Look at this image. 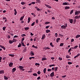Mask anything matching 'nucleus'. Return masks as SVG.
<instances>
[{
	"instance_id": "1",
	"label": "nucleus",
	"mask_w": 80,
	"mask_h": 80,
	"mask_svg": "<svg viewBox=\"0 0 80 80\" xmlns=\"http://www.w3.org/2000/svg\"><path fill=\"white\" fill-rule=\"evenodd\" d=\"M61 28H62V29H65V28H67L66 27H67V24L65 23L64 25H62L61 27Z\"/></svg>"
},
{
	"instance_id": "2",
	"label": "nucleus",
	"mask_w": 80,
	"mask_h": 80,
	"mask_svg": "<svg viewBox=\"0 0 80 80\" xmlns=\"http://www.w3.org/2000/svg\"><path fill=\"white\" fill-rule=\"evenodd\" d=\"M19 68L20 69V71L21 72H23L25 70V69L23 68V67L22 66H19Z\"/></svg>"
},
{
	"instance_id": "3",
	"label": "nucleus",
	"mask_w": 80,
	"mask_h": 80,
	"mask_svg": "<svg viewBox=\"0 0 80 80\" xmlns=\"http://www.w3.org/2000/svg\"><path fill=\"white\" fill-rule=\"evenodd\" d=\"M50 77H53V76H54V72H52L50 74Z\"/></svg>"
},
{
	"instance_id": "4",
	"label": "nucleus",
	"mask_w": 80,
	"mask_h": 80,
	"mask_svg": "<svg viewBox=\"0 0 80 80\" xmlns=\"http://www.w3.org/2000/svg\"><path fill=\"white\" fill-rule=\"evenodd\" d=\"M45 38V35L43 34L42 36V40H43Z\"/></svg>"
},
{
	"instance_id": "5",
	"label": "nucleus",
	"mask_w": 80,
	"mask_h": 80,
	"mask_svg": "<svg viewBox=\"0 0 80 80\" xmlns=\"http://www.w3.org/2000/svg\"><path fill=\"white\" fill-rule=\"evenodd\" d=\"M79 18H80V15L79 16H77L74 17V18L76 19H78Z\"/></svg>"
},
{
	"instance_id": "6",
	"label": "nucleus",
	"mask_w": 80,
	"mask_h": 80,
	"mask_svg": "<svg viewBox=\"0 0 80 80\" xmlns=\"http://www.w3.org/2000/svg\"><path fill=\"white\" fill-rule=\"evenodd\" d=\"M12 66L13 63L12 62H10L9 64V66L10 67H12Z\"/></svg>"
},
{
	"instance_id": "7",
	"label": "nucleus",
	"mask_w": 80,
	"mask_h": 80,
	"mask_svg": "<svg viewBox=\"0 0 80 80\" xmlns=\"http://www.w3.org/2000/svg\"><path fill=\"white\" fill-rule=\"evenodd\" d=\"M45 6L47 7H48V8H52V7L51 6H50L49 5H48L47 4H45Z\"/></svg>"
},
{
	"instance_id": "8",
	"label": "nucleus",
	"mask_w": 80,
	"mask_h": 80,
	"mask_svg": "<svg viewBox=\"0 0 80 80\" xmlns=\"http://www.w3.org/2000/svg\"><path fill=\"white\" fill-rule=\"evenodd\" d=\"M47 70V68H44L43 69V72H44V74H45L46 73V70Z\"/></svg>"
},
{
	"instance_id": "9",
	"label": "nucleus",
	"mask_w": 80,
	"mask_h": 80,
	"mask_svg": "<svg viewBox=\"0 0 80 80\" xmlns=\"http://www.w3.org/2000/svg\"><path fill=\"white\" fill-rule=\"evenodd\" d=\"M14 11L15 12L14 15H17V10H16V9H15L14 10Z\"/></svg>"
},
{
	"instance_id": "10",
	"label": "nucleus",
	"mask_w": 80,
	"mask_h": 80,
	"mask_svg": "<svg viewBox=\"0 0 80 80\" xmlns=\"http://www.w3.org/2000/svg\"><path fill=\"white\" fill-rule=\"evenodd\" d=\"M60 38H58L57 39H56V42L57 43L58 42V41H60Z\"/></svg>"
},
{
	"instance_id": "11",
	"label": "nucleus",
	"mask_w": 80,
	"mask_h": 80,
	"mask_svg": "<svg viewBox=\"0 0 80 80\" xmlns=\"http://www.w3.org/2000/svg\"><path fill=\"white\" fill-rule=\"evenodd\" d=\"M68 4V2H65L62 3L63 5H67Z\"/></svg>"
},
{
	"instance_id": "12",
	"label": "nucleus",
	"mask_w": 80,
	"mask_h": 80,
	"mask_svg": "<svg viewBox=\"0 0 80 80\" xmlns=\"http://www.w3.org/2000/svg\"><path fill=\"white\" fill-rule=\"evenodd\" d=\"M47 60V59L45 58H42V61H44V60Z\"/></svg>"
},
{
	"instance_id": "13",
	"label": "nucleus",
	"mask_w": 80,
	"mask_h": 80,
	"mask_svg": "<svg viewBox=\"0 0 80 80\" xmlns=\"http://www.w3.org/2000/svg\"><path fill=\"white\" fill-rule=\"evenodd\" d=\"M16 71V68H14L12 69V72H15V71Z\"/></svg>"
},
{
	"instance_id": "14",
	"label": "nucleus",
	"mask_w": 80,
	"mask_h": 80,
	"mask_svg": "<svg viewBox=\"0 0 80 80\" xmlns=\"http://www.w3.org/2000/svg\"><path fill=\"white\" fill-rule=\"evenodd\" d=\"M2 73H4V71L3 70L0 71V74H2Z\"/></svg>"
},
{
	"instance_id": "15",
	"label": "nucleus",
	"mask_w": 80,
	"mask_h": 80,
	"mask_svg": "<svg viewBox=\"0 0 80 80\" xmlns=\"http://www.w3.org/2000/svg\"><path fill=\"white\" fill-rule=\"evenodd\" d=\"M80 37V34H78L76 36V38H79Z\"/></svg>"
},
{
	"instance_id": "16",
	"label": "nucleus",
	"mask_w": 80,
	"mask_h": 80,
	"mask_svg": "<svg viewBox=\"0 0 80 80\" xmlns=\"http://www.w3.org/2000/svg\"><path fill=\"white\" fill-rule=\"evenodd\" d=\"M9 42L10 44H12V43H13L14 42L13 40H10Z\"/></svg>"
},
{
	"instance_id": "17",
	"label": "nucleus",
	"mask_w": 80,
	"mask_h": 80,
	"mask_svg": "<svg viewBox=\"0 0 80 80\" xmlns=\"http://www.w3.org/2000/svg\"><path fill=\"white\" fill-rule=\"evenodd\" d=\"M73 19H71L70 20V23H73Z\"/></svg>"
},
{
	"instance_id": "18",
	"label": "nucleus",
	"mask_w": 80,
	"mask_h": 80,
	"mask_svg": "<svg viewBox=\"0 0 80 80\" xmlns=\"http://www.w3.org/2000/svg\"><path fill=\"white\" fill-rule=\"evenodd\" d=\"M13 41L14 42H17V39H15L14 38H13Z\"/></svg>"
},
{
	"instance_id": "19",
	"label": "nucleus",
	"mask_w": 80,
	"mask_h": 80,
	"mask_svg": "<svg viewBox=\"0 0 80 80\" xmlns=\"http://www.w3.org/2000/svg\"><path fill=\"white\" fill-rule=\"evenodd\" d=\"M79 13H78V11H76L75 12V15H78Z\"/></svg>"
},
{
	"instance_id": "20",
	"label": "nucleus",
	"mask_w": 80,
	"mask_h": 80,
	"mask_svg": "<svg viewBox=\"0 0 80 80\" xmlns=\"http://www.w3.org/2000/svg\"><path fill=\"white\" fill-rule=\"evenodd\" d=\"M65 10H67V9H69L70 8V7L68 6H66L65 8Z\"/></svg>"
},
{
	"instance_id": "21",
	"label": "nucleus",
	"mask_w": 80,
	"mask_h": 80,
	"mask_svg": "<svg viewBox=\"0 0 80 80\" xmlns=\"http://www.w3.org/2000/svg\"><path fill=\"white\" fill-rule=\"evenodd\" d=\"M24 17H25V16H23L22 17L20 18V20H21V21L23 19V18H24Z\"/></svg>"
},
{
	"instance_id": "22",
	"label": "nucleus",
	"mask_w": 80,
	"mask_h": 80,
	"mask_svg": "<svg viewBox=\"0 0 80 80\" xmlns=\"http://www.w3.org/2000/svg\"><path fill=\"white\" fill-rule=\"evenodd\" d=\"M46 32L47 33H48L49 32H50V30H46Z\"/></svg>"
},
{
	"instance_id": "23",
	"label": "nucleus",
	"mask_w": 80,
	"mask_h": 80,
	"mask_svg": "<svg viewBox=\"0 0 80 80\" xmlns=\"http://www.w3.org/2000/svg\"><path fill=\"white\" fill-rule=\"evenodd\" d=\"M4 78L5 80H8V78L7 77V76H4Z\"/></svg>"
},
{
	"instance_id": "24",
	"label": "nucleus",
	"mask_w": 80,
	"mask_h": 80,
	"mask_svg": "<svg viewBox=\"0 0 80 80\" xmlns=\"http://www.w3.org/2000/svg\"><path fill=\"white\" fill-rule=\"evenodd\" d=\"M55 65L54 64L51 65L49 66V67H55Z\"/></svg>"
},
{
	"instance_id": "25",
	"label": "nucleus",
	"mask_w": 80,
	"mask_h": 80,
	"mask_svg": "<svg viewBox=\"0 0 80 80\" xmlns=\"http://www.w3.org/2000/svg\"><path fill=\"white\" fill-rule=\"evenodd\" d=\"M21 46H22V45H21V43H19V44L18 46V48L21 47Z\"/></svg>"
},
{
	"instance_id": "26",
	"label": "nucleus",
	"mask_w": 80,
	"mask_h": 80,
	"mask_svg": "<svg viewBox=\"0 0 80 80\" xmlns=\"http://www.w3.org/2000/svg\"><path fill=\"white\" fill-rule=\"evenodd\" d=\"M25 30H26V31L28 30V29H29V28L28 27H26L24 28Z\"/></svg>"
},
{
	"instance_id": "27",
	"label": "nucleus",
	"mask_w": 80,
	"mask_h": 80,
	"mask_svg": "<svg viewBox=\"0 0 80 80\" xmlns=\"http://www.w3.org/2000/svg\"><path fill=\"white\" fill-rule=\"evenodd\" d=\"M50 45L52 47H54V46L53 45H52V42H51L50 44Z\"/></svg>"
},
{
	"instance_id": "28",
	"label": "nucleus",
	"mask_w": 80,
	"mask_h": 80,
	"mask_svg": "<svg viewBox=\"0 0 80 80\" xmlns=\"http://www.w3.org/2000/svg\"><path fill=\"white\" fill-rule=\"evenodd\" d=\"M32 75H33L34 76H37V74L36 73H34L32 74Z\"/></svg>"
},
{
	"instance_id": "29",
	"label": "nucleus",
	"mask_w": 80,
	"mask_h": 80,
	"mask_svg": "<svg viewBox=\"0 0 80 80\" xmlns=\"http://www.w3.org/2000/svg\"><path fill=\"white\" fill-rule=\"evenodd\" d=\"M6 27H3L2 28V30H4V31H5V29H6Z\"/></svg>"
},
{
	"instance_id": "30",
	"label": "nucleus",
	"mask_w": 80,
	"mask_h": 80,
	"mask_svg": "<svg viewBox=\"0 0 80 80\" xmlns=\"http://www.w3.org/2000/svg\"><path fill=\"white\" fill-rule=\"evenodd\" d=\"M78 47V45H76L74 47V49H76V48H77Z\"/></svg>"
},
{
	"instance_id": "31",
	"label": "nucleus",
	"mask_w": 80,
	"mask_h": 80,
	"mask_svg": "<svg viewBox=\"0 0 80 80\" xmlns=\"http://www.w3.org/2000/svg\"><path fill=\"white\" fill-rule=\"evenodd\" d=\"M9 56H10L11 57H14V55L13 54H9Z\"/></svg>"
},
{
	"instance_id": "32",
	"label": "nucleus",
	"mask_w": 80,
	"mask_h": 80,
	"mask_svg": "<svg viewBox=\"0 0 80 80\" xmlns=\"http://www.w3.org/2000/svg\"><path fill=\"white\" fill-rule=\"evenodd\" d=\"M60 47H62V46H63V43H61L60 45Z\"/></svg>"
},
{
	"instance_id": "33",
	"label": "nucleus",
	"mask_w": 80,
	"mask_h": 80,
	"mask_svg": "<svg viewBox=\"0 0 80 80\" xmlns=\"http://www.w3.org/2000/svg\"><path fill=\"white\" fill-rule=\"evenodd\" d=\"M35 22H33L32 24H31V26H33L34 25H35Z\"/></svg>"
},
{
	"instance_id": "34",
	"label": "nucleus",
	"mask_w": 80,
	"mask_h": 80,
	"mask_svg": "<svg viewBox=\"0 0 80 80\" xmlns=\"http://www.w3.org/2000/svg\"><path fill=\"white\" fill-rule=\"evenodd\" d=\"M50 23V22H45V24H46V25H47V24H49Z\"/></svg>"
},
{
	"instance_id": "35",
	"label": "nucleus",
	"mask_w": 80,
	"mask_h": 80,
	"mask_svg": "<svg viewBox=\"0 0 80 80\" xmlns=\"http://www.w3.org/2000/svg\"><path fill=\"white\" fill-rule=\"evenodd\" d=\"M68 65H72V62H68Z\"/></svg>"
},
{
	"instance_id": "36",
	"label": "nucleus",
	"mask_w": 80,
	"mask_h": 80,
	"mask_svg": "<svg viewBox=\"0 0 80 80\" xmlns=\"http://www.w3.org/2000/svg\"><path fill=\"white\" fill-rule=\"evenodd\" d=\"M58 69V68L57 67H56L55 68V71L56 72H57V71Z\"/></svg>"
},
{
	"instance_id": "37",
	"label": "nucleus",
	"mask_w": 80,
	"mask_h": 80,
	"mask_svg": "<svg viewBox=\"0 0 80 80\" xmlns=\"http://www.w3.org/2000/svg\"><path fill=\"white\" fill-rule=\"evenodd\" d=\"M21 44L22 46V47H25V45H24V43H23V42H21Z\"/></svg>"
},
{
	"instance_id": "38",
	"label": "nucleus",
	"mask_w": 80,
	"mask_h": 80,
	"mask_svg": "<svg viewBox=\"0 0 80 80\" xmlns=\"http://www.w3.org/2000/svg\"><path fill=\"white\" fill-rule=\"evenodd\" d=\"M37 73L38 74V75H40V74L41 72H40V71H38V72H37Z\"/></svg>"
},
{
	"instance_id": "39",
	"label": "nucleus",
	"mask_w": 80,
	"mask_h": 80,
	"mask_svg": "<svg viewBox=\"0 0 80 80\" xmlns=\"http://www.w3.org/2000/svg\"><path fill=\"white\" fill-rule=\"evenodd\" d=\"M31 14L34 16V17H36V15L34 13H31Z\"/></svg>"
},
{
	"instance_id": "40",
	"label": "nucleus",
	"mask_w": 80,
	"mask_h": 80,
	"mask_svg": "<svg viewBox=\"0 0 80 80\" xmlns=\"http://www.w3.org/2000/svg\"><path fill=\"white\" fill-rule=\"evenodd\" d=\"M73 12V10H72L70 12V14H72Z\"/></svg>"
},
{
	"instance_id": "41",
	"label": "nucleus",
	"mask_w": 80,
	"mask_h": 80,
	"mask_svg": "<svg viewBox=\"0 0 80 80\" xmlns=\"http://www.w3.org/2000/svg\"><path fill=\"white\" fill-rule=\"evenodd\" d=\"M72 50V48L69 49L68 51V53H70V51Z\"/></svg>"
},
{
	"instance_id": "42",
	"label": "nucleus",
	"mask_w": 80,
	"mask_h": 80,
	"mask_svg": "<svg viewBox=\"0 0 80 80\" xmlns=\"http://www.w3.org/2000/svg\"><path fill=\"white\" fill-rule=\"evenodd\" d=\"M55 37H58V34H57V33H55Z\"/></svg>"
},
{
	"instance_id": "43",
	"label": "nucleus",
	"mask_w": 80,
	"mask_h": 80,
	"mask_svg": "<svg viewBox=\"0 0 80 80\" xmlns=\"http://www.w3.org/2000/svg\"><path fill=\"white\" fill-rule=\"evenodd\" d=\"M25 2H21V4H22V5H25Z\"/></svg>"
},
{
	"instance_id": "44",
	"label": "nucleus",
	"mask_w": 80,
	"mask_h": 80,
	"mask_svg": "<svg viewBox=\"0 0 80 80\" xmlns=\"http://www.w3.org/2000/svg\"><path fill=\"white\" fill-rule=\"evenodd\" d=\"M35 65L36 66H37V65H40V64H39V63H36L35 64Z\"/></svg>"
},
{
	"instance_id": "45",
	"label": "nucleus",
	"mask_w": 80,
	"mask_h": 80,
	"mask_svg": "<svg viewBox=\"0 0 80 80\" xmlns=\"http://www.w3.org/2000/svg\"><path fill=\"white\" fill-rule=\"evenodd\" d=\"M31 53L32 55H34V53L33 52V51L31 52Z\"/></svg>"
},
{
	"instance_id": "46",
	"label": "nucleus",
	"mask_w": 80,
	"mask_h": 80,
	"mask_svg": "<svg viewBox=\"0 0 80 80\" xmlns=\"http://www.w3.org/2000/svg\"><path fill=\"white\" fill-rule=\"evenodd\" d=\"M36 23H38V19L36 20Z\"/></svg>"
},
{
	"instance_id": "47",
	"label": "nucleus",
	"mask_w": 80,
	"mask_h": 80,
	"mask_svg": "<svg viewBox=\"0 0 80 80\" xmlns=\"http://www.w3.org/2000/svg\"><path fill=\"white\" fill-rule=\"evenodd\" d=\"M2 19L3 20H7V18L5 17H4L2 18Z\"/></svg>"
},
{
	"instance_id": "48",
	"label": "nucleus",
	"mask_w": 80,
	"mask_h": 80,
	"mask_svg": "<svg viewBox=\"0 0 80 80\" xmlns=\"http://www.w3.org/2000/svg\"><path fill=\"white\" fill-rule=\"evenodd\" d=\"M50 27V26H48L46 27V28L48 29Z\"/></svg>"
},
{
	"instance_id": "49",
	"label": "nucleus",
	"mask_w": 80,
	"mask_h": 80,
	"mask_svg": "<svg viewBox=\"0 0 80 80\" xmlns=\"http://www.w3.org/2000/svg\"><path fill=\"white\" fill-rule=\"evenodd\" d=\"M52 70V69H48V72H50Z\"/></svg>"
},
{
	"instance_id": "50",
	"label": "nucleus",
	"mask_w": 80,
	"mask_h": 80,
	"mask_svg": "<svg viewBox=\"0 0 80 80\" xmlns=\"http://www.w3.org/2000/svg\"><path fill=\"white\" fill-rule=\"evenodd\" d=\"M18 36L17 35H15L13 37V38H18Z\"/></svg>"
},
{
	"instance_id": "51",
	"label": "nucleus",
	"mask_w": 80,
	"mask_h": 80,
	"mask_svg": "<svg viewBox=\"0 0 80 80\" xmlns=\"http://www.w3.org/2000/svg\"><path fill=\"white\" fill-rule=\"evenodd\" d=\"M59 60H62V58H61L60 57H59Z\"/></svg>"
},
{
	"instance_id": "52",
	"label": "nucleus",
	"mask_w": 80,
	"mask_h": 80,
	"mask_svg": "<svg viewBox=\"0 0 80 80\" xmlns=\"http://www.w3.org/2000/svg\"><path fill=\"white\" fill-rule=\"evenodd\" d=\"M71 42H74V39H71Z\"/></svg>"
},
{
	"instance_id": "53",
	"label": "nucleus",
	"mask_w": 80,
	"mask_h": 80,
	"mask_svg": "<svg viewBox=\"0 0 80 80\" xmlns=\"http://www.w3.org/2000/svg\"><path fill=\"white\" fill-rule=\"evenodd\" d=\"M50 48L48 47H47V48H45V50H47V49H50Z\"/></svg>"
},
{
	"instance_id": "54",
	"label": "nucleus",
	"mask_w": 80,
	"mask_h": 80,
	"mask_svg": "<svg viewBox=\"0 0 80 80\" xmlns=\"http://www.w3.org/2000/svg\"><path fill=\"white\" fill-rule=\"evenodd\" d=\"M36 1H37V2H38V3H40L41 2L40 0H36Z\"/></svg>"
},
{
	"instance_id": "55",
	"label": "nucleus",
	"mask_w": 80,
	"mask_h": 80,
	"mask_svg": "<svg viewBox=\"0 0 80 80\" xmlns=\"http://www.w3.org/2000/svg\"><path fill=\"white\" fill-rule=\"evenodd\" d=\"M31 18L30 17L28 18V21H30Z\"/></svg>"
},
{
	"instance_id": "56",
	"label": "nucleus",
	"mask_w": 80,
	"mask_h": 80,
	"mask_svg": "<svg viewBox=\"0 0 80 80\" xmlns=\"http://www.w3.org/2000/svg\"><path fill=\"white\" fill-rule=\"evenodd\" d=\"M37 37H35L34 38V41H36V39H37Z\"/></svg>"
},
{
	"instance_id": "57",
	"label": "nucleus",
	"mask_w": 80,
	"mask_h": 80,
	"mask_svg": "<svg viewBox=\"0 0 80 80\" xmlns=\"http://www.w3.org/2000/svg\"><path fill=\"white\" fill-rule=\"evenodd\" d=\"M66 76H67V75H64V76H62V78H65L66 77Z\"/></svg>"
},
{
	"instance_id": "58",
	"label": "nucleus",
	"mask_w": 80,
	"mask_h": 80,
	"mask_svg": "<svg viewBox=\"0 0 80 80\" xmlns=\"http://www.w3.org/2000/svg\"><path fill=\"white\" fill-rule=\"evenodd\" d=\"M76 21H77V20L76 19H74L73 20V22H74V23H75V22H76Z\"/></svg>"
},
{
	"instance_id": "59",
	"label": "nucleus",
	"mask_w": 80,
	"mask_h": 80,
	"mask_svg": "<svg viewBox=\"0 0 80 80\" xmlns=\"http://www.w3.org/2000/svg\"><path fill=\"white\" fill-rule=\"evenodd\" d=\"M2 48H3V50H5V47L4 46H3V47H2Z\"/></svg>"
},
{
	"instance_id": "60",
	"label": "nucleus",
	"mask_w": 80,
	"mask_h": 80,
	"mask_svg": "<svg viewBox=\"0 0 80 80\" xmlns=\"http://www.w3.org/2000/svg\"><path fill=\"white\" fill-rule=\"evenodd\" d=\"M51 59L52 60H54V59H55V58H54L53 57H52L51 58Z\"/></svg>"
},
{
	"instance_id": "61",
	"label": "nucleus",
	"mask_w": 80,
	"mask_h": 80,
	"mask_svg": "<svg viewBox=\"0 0 80 80\" xmlns=\"http://www.w3.org/2000/svg\"><path fill=\"white\" fill-rule=\"evenodd\" d=\"M32 4H35V2H32L31 3Z\"/></svg>"
},
{
	"instance_id": "62",
	"label": "nucleus",
	"mask_w": 80,
	"mask_h": 80,
	"mask_svg": "<svg viewBox=\"0 0 80 80\" xmlns=\"http://www.w3.org/2000/svg\"><path fill=\"white\" fill-rule=\"evenodd\" d=\"M40 77H39L37 78V80H40Z\"/></svg>"
},
{
	"instance_id": "63",
	"label": "nucleus",
	"mask_w": 80,
	"mask_h": 80,
	"mask_svg": "<svg viewBox=\"0 0 80 80\" xmlns=\"http://www.w3.org/2000/svg\"><path fill=\"white\" fill-rule=\"evenodd\" d=\"M22 37H25V36H26V35H25V34H23L22 35Z\"/></svg>"
},
{
	"instance_id": "64",
	"label": "nucleus",
	"mask_w": 80,
	"mask_h": 80,
	"mask_svg": "<svg viewBox=\"0 0 80 80\" xmlns=\"http://www.w3.org/2000/svg\"><path fill=\"white\" fill-rule=\"evenodd\" d=\"M66 58H69V56H68V55H67L66 56Z\"/></svg>"
}]
</instances>
